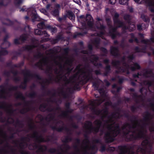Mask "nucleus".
Masks as SVG:
<instances>
[{
  "label": "nucleus",
  "instance_id": "obj_1",
  "mask_svg": "<svg viewBox=\"0 0 154 154\" xmlns=\"http://www.w3.org/2000/svg\"><path fill=\"white\" fill-rule=\"evenodd\" d=\"M119 14L117 13H115L113 17V20L114 23V26L112 25V22L110 18H106V20L109 27L108 30L109 34L111 36L112 39H114L118 34L116 31L117 29L120 27H122L125 29H129L131 31H132L135 29V23H131V17L128 14L125 15L124 18L125 20L128 23V26H127L125 23L122 21H121L118 19Z\"/></svg>",
  "mask_w": 154,
  "mask_h": 154
},
{
  "label": "nucleus",
  "instance_id": "obj_2",
  "mask_svg": "<svg viewBox=\"0 0 154 154\" xmlns=\"http://www.w3.org/2000/svg\"><path fill=\"white\" fill-rule=\"evenodd\" d=\"M134 58L133 54L128 55L127 57L124 55L120 61L112 60V64L118 69L119 72H126L128 74L129 73V70L133 71L140 68V66L137 63L132 62Z\"/></svg>",
  "mask_w": 154,
  "mask_h": 154
},
{
  "label": "nucleus",
  "instance_id": "obj_3",
  "mask_svg": "<svg viewBox=\"0 0 154 154\" xmlns=\"http://www.w3.org/2000/svg\"><path fill=\"white\" fill-rule=\"evenodd\" d=\"M22 73L24 75V81L19 86V87L23 89L24 90L26 89L27 83L30 80V78H34L39 80L42 79L41 77L39 75L36 73L32 74L29 70L26 69L23 70L22 71Z\"/></svg>",
  "mask_w": 154,
  "mask_h": 154
},
{
  "label": "nucleus",
  "instance_id": "obj_4",
  "mask_svg": "<svg viewBox=\"0 0 154 154\" xmlns=\"http://www.w3.org/2000/svg\"><path fill=\"white\" fill-rule=\"evenodd\" d=\"M79 20H81V23L82 26L85 29H88L96 31V29L94 28V21L91 16L90 14H87L85 17L84 15L79 17Z\"/></svg>",
  "mask_w": 154,
  "mask_h": 154
},
{
  "label": "nucleus",
  "instance_id": "obj_5",
  "mask_svg": "<svg viewBox=\"0 0 154 154\" xmlns=\"http://www.w3.org/2000/svg\"><path fill=\"white\" fill-rule=\"evenodd\" d=\"M152 20L153 23L151 24V25L152 27L154 29V17L152 18ZM141 42L144 45V47L141 49L137 47H136L135 48V51L136 52L146 53L147 52L146 49L147 47H149L152 52L153 54H154V49L151 47V45L152 44H154V36L151 38L149 40L148 39L142 40Z\"/></svg>",
  "mask_w": 154,
  "mask_h": 154
},
{
  "label": "nucleus",
  "instance_id": "obj_6",
  "mask_svg": "<svg viewBox=\"0 0 154 154\" xmlns=\"http://www.w3.org/2000/svg\"><path fill=\"white\" fill-rule=\"evenodd\" d=\"M84 69L85 71L83 70L82 73L83 74V78L86 80V82L88 81L91 78L93 71L89 63H86L84 65Z\"/></svg>",
  "mask_w": 154,
  "mask_h": 154
},
{
  "label": "nucleus",
  "instance_id": "obj_7",
  "mask_svg": "<svg viewBox=\"0 0 154 154\" xmlns=\"http://www.w3.org/2000/svg\"><path fill=\"white\" fill-rule=\"evenodd\" d=\"M76 78V75H74L70 76L68 79V84L71 83L74 85L72 88H68L67 89H69V91L72 89L75 90L79 91L80 90V88L79 86L80 82L76 81L75 80Z\"/></svg>",
  "mask_w": 154,
  "mask_h": 154
},
{
  "label": "nucleus",
  "instance_id": "obj_8",
  "mask_svg": "<svg viewBox=\"0 0 154 154\" xmlns=\"http://www.w3.org/2000/svg\"><path fill=\"white\" fill-rule=\"evenodd\" d=\"M11 2V0H2L0 1V6L6 7ZM23 2V0H14V3L16 7L19 8Z\"/></svg>",
  "mask_w": 154,
  "mask_h": 154
},
{
  "label": "nucleus",
  "instance_id": "obj_9",
  "mask_svg": "<svg viewBox=\"0 0 154 154\" xmlns=\"http://www.w3.org/2000/svg\"><path fill=\"white\" fill-rule=\"evenodd\" d=\"M84 127L86 130V134L84 135L85 138H88V134L91 133L94 129L91 122L90 121H86L84 124Z\"/></svg>",
  "mask_w": 154,
  "mask_h": 154
},
{
  "label": "nucleus",
  "instance_id": "obj_10",
  "mask_svg": "<svg viewBox=\"0 0 154 154\" xmlns=\"http://www.w3.org/2000/svg\"><path fill=\"white\" fill-rule=\"evenodd\" d=\"M94 146H89L87 145L84 149V151L82 154H95L93 152L94 149L96 148V138L94 140Z\"/></svg>",
  "mask_w": 154,
  "mask_h": 154
},
{
  "label": "nucleus",
  "instance_id": "obj_11",
  "mask_svg": "<svg viewBox=\"0 0 154 154\" xmlns=\"http://www.w3.org/2000/svg\"><path fill=\"white\" fill-rule=\"evenodd\" d=\"M71 103L69 102H66L65 104L66 108L65 111H63L60 116L63 117H67L69 116L68 113H71L73 111V110L70 108Z\"/></svg>",
  "mask_w": 154,
  "mask_h": 154
},
{
  "label": "nucleus",
  "instance_id": "obj_12",
  "mask_svg": "<svg viewBox=\"0 0 154 154\" xmlns=\"http://www.w3.org/2000/svg\"><path fill=\"white\" fill-rule=\"evenodd\" d=\"M35 47L34 45H26L22 47V48L19 50V51H15V53L17 55L21 54V51H27L29 52H32L33 49Z\"/></svg>",
  "mask_w": 154,
  "mask_h": 154
},
{
  "label": "nucleus",
  "instance_id": "obj_13",
  "mask_svg": "<svg viewBox=\"0 0 154 154\" xmlns=\"http://www.w3.org/2000/svg\"><path fill=\"white\" fill-rule=\"evenodd\" d=\"M38 133L36 131H35L32 136L31 137L35 139V141L38 143H40L42 142H46V140L43 137L42 135L38 136Z\"/></svg>",
  "mask_w": 154,
  "mask_h": 154
},
{
  "label": "nucleus",
  "instance_id": "obj_14",
  "mask_svg": "<svg viewBox=\"0 0 154 154\" xmlns=\"http://www.w3.org/2000/svg\"><path fill=\"white\" fill-rule=\"evenodd\" d=\"M65 38L63 35V33L62 31L59 32L56 36L55 38L53 39L51 41L52 43L55 44L57 43L60 40L63 41Z\"/></svg>",
  "mask_w": 154,
  "mask_h": 154
},
{
  "label": "nucleus",
  "instance_id": "obj_15",
  "mask_svg": "<svg viewBox=\"0 0 154 154\" xmlns=\"http://www.w3.org/2000/svg\"><path fill=\"white\" fill-rule=\"evenodd\" d=\"M15 96L17 99H20L24 101L25 106H28L29 103L30 101H26L25 100V97L23 95V94L20 92H18L15 94Z\"/></svg>",
  "mask_w": 154,
  "mask_h": 154
},
{
  "label": "nucleus",
  "instance_id": "obj_16",
  "mask_svg": "<svg viewBox=\"0 0 154 154\" xmlns=\"http://www.w3.org/2000/svg\"><path fill=\"white\" fill-rule=\"evenodd\" d=\"M51 129L54 130H56L59 132H62L63 130H65L68 132L70 131V129L66 127H64L63 126H60L58 128L56 126H52L51 127Z\"/></svg>",
  "mask_w": 154,
  "mask_h": 154
},
{
  "label": "nucleus",
  "instance_id": "obj_17",
  "mask_svg": "<svg viewBox=\"0 0 154 154\" xmlns=\"http://www.w3.org/2000/svg\"><path fill=\"white\" fill-rule=\"evenodd\" d=\"M35 34V35H44L45 37H49L50 35L45 30H42L38 29H36L34 30Z\"/></svg>",
  "mask_w": 154,
  "mask_h": 154
},
{
  "label": "nucleus",
  "instance_id": "obj_18",
  "mask_svg": "<svg viewBox=\"0 0 154 154\" xmlns=\"http://www.w3.org/2000/svg\"><path fill=\"white\" fill-rule=\"evenodd\" d=\"M111 53L113 56L116 57H120V54L117 47H112L110 49Z\"/></svg>",
  "mask_w": 154,
  "mask_h": 154
},
{
  "label": "nucleus",
  "instance_id": "obj_19",
  "mask_svg": "<svg viewBox=\"0 0 154 154\" xmlns=\"http://www.w3.org/2000/svg\"><path fill=\"white\" fill-rule=\"evenodd\" d=\"M112 92L115 95L116 97H117V94L122 88L121 86H119L118 84H115L112 85Z\"/></svg>",
  "mask_w": 154,
  "mask_h": 154
},
{
  "label": "nucleus",
  "instance_id": "obj_20",
  "mask_svg": "<svg viewBox=\"0 0 154 154\" xmlns=\"http://www.w3.org/2000/svg\"><path fill=\"white\" fill-rule=\"evenodd\" d=\"M149 7L151 11L154 13V0H143Z\"/></svg>",
  "mask_w": 154,
  "mask_h": 154
},
{
  "label": "nucleus",
  "instance_id": "obj_21",
  "mask_svg": "<svg viewBox=\"0 0 154 154\" xmlns=\"http://www.w3.org/2000/svg\"><path fill=\"white\" fill-rule=\"evenodd\" d=\"M1 48L2 50H0V61L1 62H3L5 60V59L2 57V56L7 55L8 54V52L3 48L1 47Z\"/></svg>",
  "mask_w": 154,
  "mask_h": 154
},
{
  "label": "nucleus",
  "instance_id": "obj_22",
  "mask_svg": "<svg viewBox=\"0 0 154 154\" xmlns=\"http://www.w3.org/2000/svg\"><path fill=\"white\" fill-rule=\"evenodd\" d=\"M0 98L6 99V96L4 94L6 93V90L5 86L3 85H0Z\"/></svg>",
  "mask_w": 154,
  "mask_h": 154
},
{
  "label": "nucleus",
  "instance_id": "obj_23",
  "mask_svg": "<svg viewBox=\"0 0 154 154\" xmlns=\"http://www.w3.org/2000/svg\"><path fill=\"white\" fill-rule=\"evenodd\" d=\"M109 61V60L107 59H105L103 60V62L106 65L105 68L106 75H107L109 72L110 70V66L108 64Z\"/></svg>",
  "mask_w": 154,
  "mask_h": 154
},
{
  "label": "nucleus",
  "instance_id": "obj_24",
  "mask_svg": "<svg viewBox=\"0 0 154 154\" xmlns=\"http://www.w3.org/2000/svg\"><path fill=\"white\" fill-rule=\"evenodd\" d=\"M66 16L71 20H74L75 19V15L71 11H68Z\"/></svg>",
  "mask_w": 154,
  "mask_h": 154
},
{
  "label": "nucleus",
  "instance_id": "obj_25",
  "mask_svg": "<svg viewBox=\"0 0 154 154\" xmlns=\"http://www.w3.org/2000/svg\"><path fill=\"white\" fill-rule=\"evenodd\" d=\"M148 23H142L141 24H138L137 25V28L139 30H143L146 29L148 26Z\"/></svg>",
  "mask_w": 154,
  "mask_h": 154
},
{
  "label": "nucleus",
  "instance_id": "obj_26",
  "mask_svg": "<svg viewBox=\"0 0 154 154\" xmlns=\"http://www.w3.org/2000/svg\"><path fill=\"white\" fill-rule=\"evenodd\" d=\"M111 80L112 81L115 80L119 83L121 84L123 82V81L124 80V79L123 77L117 76L115 78H112Z\"/></svg>",
  "mask_w": 154,
  "mask_h": 154
},
{
  "label": "nucleus",
  "instance_id": "obj_27",
  "mask_svg": "<svg viewBox=\"0 0 154 154\" xmlns=\"http://www.w3.org/2000/svg\"><path fill=\"white\" fill-rule=\"evenodd\" d=\"M48 26V25H46L44 22L43 21L41 22L37 25V27L38 28L42 29H47Z\"/></svg>",
  "mask_w": 154,
  "mask_h": 154
},
{
  "label": "nucleus",
  "instance_id": "obj_28",
  "mask_svg": "<svg viewBox=\"0 0 154 154\" xmlns=\"http://www.w3.org/2000/svg\"><path fill=\"white\" fill-rule=\"evenodd\" d=\"M47 27V29H48L50 31L52 34L55 33L57 32V28L56 27H53L51 26L48 25Z\"/></svg>",
  "mask_w": 154,
  "mask_h": 154
},
{
  "label": "nucleus",
  "instance_id": "obj_29",
  "mask_svg": "<svg viewBox=\"0 0 154 154\" xmlns=\"http://www.w3.org/2000/svg\"><path fill=\"white\" fill-rule=\"evenodd\" d=\"M19 146L21 149L20 151V153L21 154H29L28 152L23 149L24 145L23 143L21 142Z\"/></svg>",
  "mask_w": 154,
  "mask_h": 154
},
{
  "label": "nucleus",
  "instance_id": "obj_30",
  "mask_svg": "<svg viewBox=\"0 0 154 154\" xmlns=\"http://www.w3.org/2000/svg\"><path fill=\"white\" fill-rule=\"evenodd\" d=\"M60 91L59 94H61L64 98H66L68 97V94L64 90V88L63 87L60 88Z\"/></svg>",
  "mask_w": 154,
  "mask_h": 154
},
{
  "label": "nucleus",
  "instance_id": "obj_31",
  "mask_svg": "<svg viewBox=\"0 0 154 154\" xmlns=\"http://www.w3.org/2000/svg\"><path fill=\"white\" fill-rule=\"evenodd\" d=\"M130 36L131 37V38L129 40V42L130 43H132L133 41L136 42L137 43H139V40L138 39L135 37L134 34L131 33L130 34Z\"/></svg>",
  "mask_w": 154,
  "mask_h": 154
},
{
  "label": "nucleus",
  "instance_id": "obj_32",
  "mask_svg": "<svg viewBox=\"0 0 154 154\" xmlns=\"http://www.w3.org/2000/svg\"><path fill=\"white\" fill-rule=\"evenodd\" d=\"M51 14L54 17H57L59 14V11L58 9H55L54 10L51 12Z\"/></svg>",
  "mask_w": 154,
  "mask_h": 154
},
{
  "label": "nucleus",
  "instance_id": "obj_33",
  "mask_svg": "<svg viewBox=\"0 0 154 154\" xmlns=\"http://www.w3.org/2000/svg\"><path fill=\"white\" fill-rule=\"evenodd\" d=\"M54 63L57 65L59 66L60 71H63V69L64 68V65H63L61 63L58 62L56 60L54 61Z\"/></svg>",
  "mask_w": 154,
  "mask_h": 154
},
{
  "label": "nucleus",
  "instance_id": "obj_34",
  "mask_svg": "<svg viewBox=\"0 0 154 154\" xmlns=\"http://www.w3.org/2000/svg\"><path fill=\"white\" fill-rule=\"evenodd\" d=\"M27 38V36L26 34H24L21 35L19 38V40L23 42L26 40Z\"/></svg>",
  "mask_w": 154,
  "mask_h": 154
},
{
  "label": "nucleus",
  "instance_id": "obj_35",
  "mask_svg": "<svg viewBox=\"0 0 154 154\" xmlns=\"http://www.w3.org/2000/svg\"><path fill=\"white\" fill-rule=\"evenodd\" d=\"M6 20L8 22V23H5L4 22H2V23L3 25L7 26H12L14 25V23L8 19H6Z\"/></svg>",
  "mask_w": 154,
  "mask_h": 154
},
{
  "label": "nucleus",
  "instance_id": "obj_36",
  "mask_svg": "<svg viewBox=\"0 0 154 154\" xmlns=\"http://www.w3.org/2000/svg\"><path fill=\"white\" fill-rule=\"evenodd\" d=\"M72 138L69 136L66 137L64 140H62V142L65 143H66L69 142L71 141L72 140Z\"/></svg>",
  "mask_w": 154,
  "mask_h": 154
},
{
  "label": "nucleus",
  "instance_id": "obj_37",
  "mask_svg": "<svg viewBox=\"0 0 154 154\" xmlns=\"http://www.w3.org/2000/svg\"><path fill=\"white\" fill-rule=\"evenodd\" d=\"M32 20L33 21H39L40 20V18L36 13H33L32 15Z\"/></svg>",
  "mask_w": 154,
  "mask_h": 154
},
{
  "label": "nucleus",
  "instance_id": "obj_38",
  "mask_svg": "<svg viewBox=\"0 0 154 154\" xmlns=\"http://www.w3.org/2000/svg\"><path fill=\"white\" fill-rule=\"evenodd\" d=\"M87 33V32L86 31H85L82 32H76L75 33V34L74 35V37L76 38L77 36H83L84 35H85Z\"/></svg>",
  "mask_w": 154,
  "mask_h": 154
},
{
  "label": "nucleus",
  "instance_id": "obj_39",
  "mask_svg": "<svg viewBox=\"0 0 154 154\" xmlns=\"http://www.w3.org/2000/svg\"><path fill=\"white\" fill-rule=\"evenodd\" d=\"M37 95V94L36 92L33 91L29 93L27 96L31 98H34L36 97Z\"/></svg>",
  "mask_w": 154,
  "mask_h": 154
},
{
  "label": "nucleus",
  "instance_id": "obj_40",
  "mask_svg": "<svg viewBox=\"0 0 154 154\" xmlns=\"http://www.w3.org/2000/svg\"><path fill=\"white\" fill-rule=\"evenodd\" d=\"M28 119L29 122H30V123L28 125L29 128L31 130H33L35 128V126L32 123V119L29 118H28Z\"/></svg>",
  "mask_w": 154,
  "mask_h": 154
},
{
  "label": "nucleus",
  "instance_id": "obj_41",
  "mask_svg": "<svg viewBox=\"0 0 154 154\" xmlns=\"http://www.w3.org/2000/svg\"><path fill=\"white\" fill-rule=\"evenodd\" d=\"M47 105L45 103L41 104L39 106V109L42 112H44L45 111L43 109H45L47 107Z\"/></svg>",
  "mask_w": 154,
  "mask_h": 154
},
{
  "label": "nucleus",
  "instance_id": "obj_42",
  "mask_svg": "<svg viewBox=\"0 0 154 154\" xmlns=\"http://www.w3.org/2000/svg\"><path fill=\"white\" fill-rule=\"evenodd\" d=\"M100 28L101 30V35H105L106 33V28L105 26L103 25H101Z\"/></svg>",
  "mask_w": 154,
  "mask_h": 154
},
{
  "label": "nucleus",
  "instance_id": "obj_43",
  "mask_svg": "<svg viewBox=\"0 0 154 154\" xmlns=\"http://www.w3.org/2000/svg\"><path fill=\"white\" fill-rule=\"evenodd\" d=\"M90 109L93 112L95 115H96V105L95 103L94 105H92L91 106Z\"/></svg>",
  "mask_w": 154,
  "mask_h": 154
},
{
  "label": "nucleus",
  "instance_id": "obj_44",
  "mask_svg": "<svg viewBox=\"0 0 154 154\" xmlns=\"http://www.w3.org/2000/svg\"><path fill=\"white\" fill-rule=\"evenodd\" d=\"M141 18L144 21L146 22V23H149V20L148 17L145 16L144 14H142L141 16Z\"/></svg>",
  "mask_w": 154,
  "mask_h": 154
},
{
  "label": "nucleus",
  "instance_id": "obj_45",
  "mask_svg": "<svg viewBox=\"0 0 154 154\" xmlns=\"http://www.w3.org/2000/svg\"><path fill=\"white\" fill-rule=\"evenodd\" d=\"M30 110V109L29 108H23L21 109L20 112L21 114H24L26 112L29 111Z\"/></svg>",
  "mask_w": 154,
  "mask_h": 154
},
{
  "label": "nucleus",
  "instance_id": "obj_46",
  "mask_svg": "<svg viewBox=\"0 0 154 154\" xmlns=\"http://www.w3.org/2000/svg\"><path fill=\"white\" fill-rule=\"evenodd\" d=\"M40 144V143H38V144H37V143H34L33 145L30 144L29 145V149H31L30 148V146H32L35 149H38Z\"/></svg>",
  "mask_w": 154,
  "mask_h": 154
},
{
  "label": "nucleus",
  "instance_id": "obj_47",
  "mask_svg": "<svg viewBox=\"0 0 154 154\" xmlns=\"http://www.w3.org/2000/svg\"><path fill=\"white\" fill-rule=\"evenodd\" d=\"M58 152V150L55 148H51L48 150V152L51 154H54L56 152Z\"/></svg>",
  "mask_w": 154,
  "mask_h": 154
},
{
  "label": "nucleus",
  "instance_id": "obj_48",
  "mask_svg": "<svg viewBox=\"0 0 154 154\" xmlns=\"http://www.w3.org/2000/svg\"><path fill=\"white\" fill-rule=\"evenodd\" d=\"M46 83L45 82L43 81L41 84V90L42 91H44V92H46L47 87L45 86V84Z\"/></svg>",
  "mask_w": 154,
  "mask_h": 154
},
{
  "label": "nucleus",
  "instance_id": "obj_49",
  "mask_svg": "<svg viewBox=\"0 0 154 154\" xmlns=\"http://www.w3.org/2000/svg\"><path fill=\"white\" fill-rule=\"evenodd\" d=\"M35 66L37 67H39L41 70H43L42 63L41 62H38L36 63L35 64Z\"/></svg>",
  "mask_w": 154,
  "mask_h": 154
},
{
  "label": "nucleus",
  "instance_id": "obj_50",
  "mask_svg": "<svg viewBox=\"0 0 154 154\" xmlns=\"http://www.w3.org/2000/svg\"><path fill=\"white\" fill-rule=\"evenodd\" d=\"M45 152V150L44 149L43 145L40 144L37 151V152Z\"/></svg>",
  "mask_w": 154,
  "mask_h": 154
},
{
  "label": "nucleus",
  "instance_id": "obj_51",
  "mask_svg": "<svg viewBox=\"0 0 154 154\" xmlns=\"http://www.w3.org/2000/svg\"><path fill=\"white\" fill-rule=\"evenodd\" d=\"M24 64V62L23 61H22V62L19 63L18 65H17L16 64H14V66L15 68H20L22 66H23Z\"/></svg>",
  "mask_w": 154,
  "mask_h": 154
},
{
  "label": "nucleus",
  "instance_id": "obj_52",
  "mask_svg": "<svg viewBox=\"0 0 154 154\" xmlns=\"http://www.w3.org/2000/svg\"><path fill=\"white\" fill-rule=\"evenodd\" d=\"M0 108L5 109L6 108L7 105L6 103L4 101L0 102Z\"/></svg>",
  "mask_w": 154,
  "mask_h": 154
},
{
  "label": "nucleus",
  "instance_id": "obj_53",
  "mask_svg": "<svg viewBox=\"0 0 154 154\" xmlns=\"http://www.w3.org/2000/svg\"><path fill=\"white\" fill-rule=\"evenodd\" d=\"M129 0H119V2L120 4L122 5H127L128 2Z\"/></svg>",
  "mask_w": 154,
  "mask_h": 154
},
{
  "label": "nucleus",
  "instance_id": "obj_54",
  "mask_svg": "<svg viewBox=\"0 0 154 154\" xmlns=\"http://www.w3.org/2000/svg\"><path fill=\"white\" fill-rule=\"evenodd\" d=\"M17 89L18 87L17 86H11V87L8 89V90L9 91H16L17 90Z\"/></svg>",
  "mask_w": 154,
  "mask_h": 154
},
{
  "label": "nucleus",
  "instance_id": "obj_55",
  "mask_svg": "<svg viewBox=\"0 0 154 154\" xmlns=\"http://www.w3.org/2000/svg\"><path fill=\"white\" fill-rule=\"evenodd\" d=\"M49 78L48 79H46V81L45 82L47 83L48 84H49L50 83V81H52L53 80V78L52 76L50 74L49 75Z\"/></svg>",
  "mask_w": 154,
  "mask_h": 154
},
{
  "label": "nucleus",
  "instance_id": "obj_56",
  "mask_svg": "<svg viewBox=\"0 0 154 154\" xmlns=\"http://www.w3.org/2000/svg\"><path fill=\"white\" fill-rule=\"evenodd\" d=\"M6 66L8 67H10L12 69H14L15 68L14 66L13 65H12V62L11 61L7 63H6Z\"/></svg>",
  "mask_w": 154,
  "mask_h": 154
},
{
  "label": "nucleus",
  "instance_id": "obj_57",
  "mask_svg": "<svg viewBox=\"0 0 154 154\" xmlns=\"http://www.w3.org/2000/svg\"><path fill=\"white\" fill-rule=\"evenodd\" d=\"M83 142L85 144V146L87 145H89L88 144L90 143V141L89 139V137L85 138V140L83 141Z\"/></svg>",
  "mask_w": 154,
  "mask_h": 154
},
{
  "label": "nucleus",
  "instance_id": "obj_58",
  "mask_svg": "<svg viewBox=\"0 0 154 154\" xmlns=\"http://www.w3.org/2000/svg\"><path fill=\"white\" fill-rule=\"evenodd\" d=\"M64 78L63 79V81L65 82V84H68V79L67 78L66 75H63Z\"/></svg>",
  "mask_w": 154,
  "mask_h": 154
},
{
  "label": "nucleus",
  "instance_id": "obj_59",
  "mask_svg": "<svg viewBox=\"0 0 154 154\" xmlns=\"http://www.w3.org/2000/svg\"><path fill=\"white\" fill-rule=\"evenodd\" d=\"M11 71L10 72L12 73L14 76H16L18 74V72L17 70H14L13 69H12Z\"/></svg>",
  "mask_w": 154,
  "mask_h": 154
},
{
  "label": "nucleus",
  "instance_id": "obj_60",
  "mask_svg": "<svg viewBox=\"0 0 154 154\" xmlns=\"http://www.w3.org/2000/svg\"><path fill=\"white\" fill-rule=\"evenodd\" d=\"M72 63V61L71 60L69 59H67L66 62L65 64L70 66Z\"/></svg>",
  "mask_w": 154,
  "mask_h": 154
},
{
  "label": "nucleus",
  "instance_id": "obj_61",
  "mask_svg": "<svg viewBox=\"0 0 154 154\" xmlns=\"http://www.w3.org/2000/svg\"><path fill=\"white\" fill-rule=\"evenodd\" d=\"M49 137H51V139H54V136L52 135H48L47 136V139L46 140V142H48L49 141H51V140L49 138Z\"/></svg>",
  "mask_w": 154,
  "mask_h": 154
},
{
  "label": "nucleus",
  "instance_id": "obj_62",
  "mask_svg": "<svg viewBox=\"0 0 154 154\" xmlns=\"http://www.w3.org/2000/svg\"><path fill=\"white\" fill-rule=\"evenodd\" d=\"M70 50L69 48V47H67L63 49V51L64 53L66 54H68Z\"/></svg>",
  "mask_w": 154,
  "mask_h": 154
},
{
  "label": "nucleus",
  "instance_id": "obj_63",
  "mask_svg": "<svg viewBox=\"0 0 154 154\" xmlns=\"http://www.w3.org/2000/svg\"><path fill=\"white\" fill-rule=\"evenodd\" d=\"M64 145L65 146V148L66 150L65 152H67L70 149V146L68 144L65 143L64 144Z\"/></svg>",
  "mask_w": 154,
  "mask_h": 154
},
{
  "label": "nucleus",
  "instance_id": "obj_64",
  "mask_svg": "<svg viewBox=\"0 0 154 154\" xmlns=\"http://www.w3.org/2000/svg\"><path fill=\"white\" fill-rule=\"evenodd\" d=\"M74 149L77 152L79 153L80 152V150L78 146L77 145H75L73 146Z\"/></svg>",
  "mask_w": 154,
  "mask_h": 154
}]
</instances>
